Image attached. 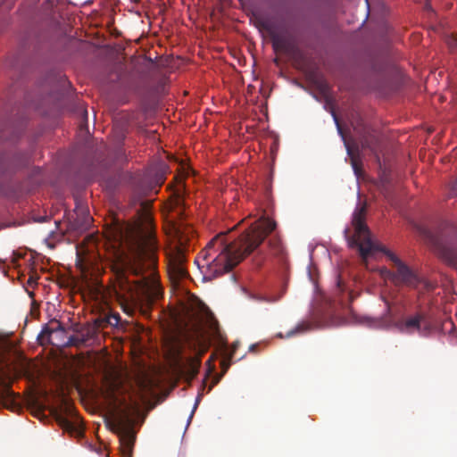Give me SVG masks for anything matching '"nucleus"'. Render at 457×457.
Here are the masks:
<instances>
[{
	"label": "nucleus",
	"instance_id": "obj_1",
	"mask_svg": "<svg viewBox=\"0 0 457 457\" xmlns=\"http://www.w3.org/2000/svg\"><path fill=\"white\" fill-rule=\"evenodd\" d=\"M157 242L154 233L138 231L129 242L128 252L115 265L112 292L124 312L141 302L162 295L157 273Z\"/></svg>",
	"mask_w": 457,
	"mask_h": 457
},
{
	"label": "nucleus",
	"instance_id": "obj_2",
	"mask_svg": "<svg viewBox=\"0 0 457 457\" xmlns=\"http://www.w3.org/2000/svg\"><path fill=\"white\" fill-rule=\"evenodd\" d=\"M276 228V222L269 218L262 217L258 221L252 224L240 237L231 243H225L223 237L220 234L212 238L203 250L195 262L198 266L203 262H207L211 257V251L215 249L220 253L209 262L206 263L207 272L211 278H218L229 272L246 256L253 253Z\"/></svg>",
	"mask_w": 457,
	"mask_h": 457
},
{
	"label": "nucleus",
	"instance_id": "obj_3",
	"mask_svg": "<svg viewBox=\"0 0 457 457\" xmlns=\"http://www.w3.org/2000/svg\"><path fill=\"white\" fill-rule=\"evenodd\" d=\"M365 207L358 208L353 217V226L354 234L349 239V245L356 247L363 262L374 255L377 252H381L394 263L396 268L395 272V284H404L410 287H416L420 280L417 275L396 256L393 252L386 249L383 245L375 242L370 237V232L364 222Z\"/></svg>",
	"mask_w": 457,
	"mask_h": 457
},
{
	"label": "nucleus",
	"instance_id": "obj_4",
	"mask_svg": "<svg viewBox=\"0 0 457 457\" xmlns=\"http://www.w3.org/2000/svg\"><path fill=\"white\" fill-rule=\"evenodd\" d=\"M386 303V313L380 318L370 320V327L388 328L395 326L402 333L413 334L414 332H418L421 336H427L429 333L431 327L429 322L426 320L424 313L418 312L395 322L391 312L390 305L388 303Z\"/></svg>",
	"mask_w": 457,
	"mask_h": 457
},
{
	"label": "nucleus",
	"instance_id": "obj_5",
	"mask_svg": "<svg viewBox=\"0 0 457 457\" xmlns=\"http://www.w3.org/2000/svg\"><path fill=\"white\" fill-rule=\"evenodd\" d=\"M127 410H120L112 419L106 420L107 427L119 436L120 451L122 457H132L136 442V433L133 430L134 420Z\"/></svg>",
	"mask_w": 457,
	"mask_h": 457
},
{
	"label": "nucleus",
	"instance_id": "obj_6",
	"mask_svg": "<svg viewBox=\"0 0 457 457\" xmlns=\"http://www.w3.org/2000/svg\"><path fill=\"white\" fill-rule=\"evenodd\" d=\"M175 236L178 245L169 256L168 271L173 279L179 280L188 276L185 266L187 262L185 248L190 237L193 236V231L190 228H183L179 225L175 228Z\"/></svg>",
	"mask_w": 457,
	"mask_h": 457
},
{
	"label": "nucleus",
	"instance_id": "obj_7",
	"mask_svg": "<svg viewBox=\"0 0 457 457\" xmlns=\"http://www.w3.org/2000/svg\"><path fill=\"white\" fill-rule=\"evenodd\" d=\"M259 26L269 34L273 49L276 52L290 53L294 49L287 30L283 26H278L275 22L264 17H256Z\"/></svg>",
	"mask_w": 457,
	"mask_h": 457
},
{
	"label": "nucleus",
	"instance_id": "obj_8",
	"mask_svg": "<svg viewBox=\"0 0 457 457\" xmlns=\"http://www.w3.org/2000/svg\"><path fill=\"white\" fill-rule=\"evenodd\" d=\"M358 141L364 150H369L372 154L378 156L379 139L375 129L371 127L360 123L353 127Z\"/></svg>",
	"mask_w": 457,
	"mask_h": 457
},
{
	"label": "nucleus",
	"instance_id": "obj_9",
	"mask_svg": "<svg viewBox=\"0 0 457 457\" xmlns=\"http://www.w3.org/2000/svg\"><path fill=\"white\" fill-rule=\"evenodd\" d=\"M431 241L437 254L457 269V246L438 236H431Z\"/></svg>",
	"mask_w": 457,
	"mask_h": 457
},
{
	"label": "nucleus",
	"instance_id": "obj_10",
	"mask_svg": "<svg viewBox=\"0 0 457 457\" xmlns=\"http://www.w3.org/2000/svg\"><path fill=\"white\" fill-rule=\"evenodd\" d=\"M334 120H335V122L337 124L338 132H339V134L342 136V137L344 139L345 145V148H346V151H347V154H348V156L350 158L351 165L353 167L354 174L356 175V177L359 178V177L361 176V173H362L361 161L360 159V146H359V144L357 142H352L351 143L350 141H347L345 138L344 135H343V131H342L341 126L339 124L338 119L337 118V116L335 114H334Z\"/></svg>",
	"mask_w": 457,
	"mask_h": 457
},
{
	"label": "nucleus",
	"instance_id": "obj_11",
	"mask_svg": "<svg viewBox=\"0 0 457 457\" xmlns=\"http://www.w3.org/2000/svg\"><path fill=\"white\" fill-rule=\"evenodd\" d=\"M90 222L91 217L86 206L82 203L77 204L75 217L72 216L70 220V228L74 230H84L88 228Z\"/></svg>",
	"mask_w": 457,
	"mask_h": 457
},
{
	"label": "nucleus",
	"instance_id": "obj_12",
	"mask_svg": "<svg viewBox=\"0 0 457 457\" xmlns=\"http://www.w3.org/2000/svg\"><path fill=\"white\" fill-rule=\"evenodd\" d=\"M100 327L101 325L98 324L97 320L94 324H87L77 329V332L79 335V340L82 345L93 344L98 337Z\"/></svg>",
	"mask_w": 457,
	"mask_h": 457
},
{
	"label": "nucleus",
	"instance_id": "obj_13",
	"mask_svg": "<svg viewBox=\"0 0 457 457\" xmlns=\"http://www.w3.org/2000/svg\"><path fill=\"white\" fill-rule=\"evenodd\" d=\"M55 327L46 326L37 337V340L41 345L47 343L54 345L53 337L62 336L65 334V328L59 321H54Z\"/></svg>",
	"mask_w": 457,
	"mask_h": 457
},
{
	"label": "nucleus",
	"instance_id": "obj_14",
	"mask_svg": "<svg viewBox=\"0 0 457 457\" xmlns=\"http://www.w3.org/2000/svg\"><path fill=\"white\" fill-rule=\"evenodd\" d=\"M202 347L199 350L198 353L195 357H190L186 363V370L188 375L192 378L195 377L198 373L200 365H201V358L207 350V346L204 344H202Z\"/></svg>",
	"mask_w": 457,
	"mask_h": 457
},
{
	"label": "nucleus",
	"instance_id": "obj_15",
	"mask_svg": "<svg viewBox=\"0 0 457 457\" xmlns=\"http://www.w3.org/2000/svg\"><path fill=\"white\" fill-rule=\"evenodd\" d=\"M56 420L59 426L71 436H79L82 435L80 427L67 417L60 414L57 416Z\"/></svg>",
	"mask_w": 457,
	"mask_h": 457
},
{
	"label": "nucleus",
	"instance_id": "obj_16",
	"mask_svg": "<svg viewBox=\"0 0 457 457\" xmlns=\"http://www.w3.org/2000/svg\"><path fill=\"white\" fill-rule=\"evenodd\" d=\"M173 208L177 214L182 216L185 210V193L184 187L180 186L172 194Z\"/></svg>",
	"mask_w": 457,
	"mask_h": 457
},
{
	"label": "nucleus",
	"instance_id": "obj_17",
	"mask_svg": "<svg viewBox=\"0 0 457 457\" xmlns=\"http://www.w3.org/2000/svg\"><path fill=\"white\" fill-rule=\"evenodd\" d=\"M269 247L271 254L276 257L284 258L285 255V247L283 246L281 240L278 237H272L269 240Z\"/></svg>",
	"mask_w": 457,
	"mask_h": 457
},
{
	"label": "nucleus",
	"instance_id": "obj_18",
	"mask_svg": "<svg viewBox=\"0 0 457 457\" xmlns=\"http://www.w3.org/2000/svg\"><path fill=\"white\" fill-rule=\"evenodd\" d=\"M6 377L7 375L5 374V372L2 369H0V382L1 385L3 386V388L0 390L1 399L12 398L14 395L13 391L11 389L10 386L7 385L5 382Z\"/></svg>",
	"mask_w": 457,
	"mask_h": 457
},
{
	"label": "nucleus",
	"instance_id": "obj_19",
	"mask_svg": "<svg viewBox=\"0 0 457 457\" xmlns=\"http://www.w3.org/2000/svg\"><path fill=\"white\" fill-rule=\"evenodd\" d=\"M238 345H239L238 342H234L232 344L230 351H228V349H225V357L221 363L222 368H223V372H226L228 370V367L230 366V364L232 362V359L235 354V352L237 349Z\"/></svg>",
	"mask_w": 457,
	"mask_h": 457
},
{
	"label": "nucleus",
	"instance_id": "obj_20",
	"mask_svg": "<svg viewBox=\"0 0 457 457\" xmlns=\"http://www.w3.org/2000/svg\"><path fill=\"white\" fill-rule=\"evenodd\" d=\"M60 345L62 346H80L82 345V343L79 340V335L76 331L75 335H72L68 337V340L66 342H63L60 344Z\"/></svg>",
	"mask_w": 457,
	"mask_h": 457
},
{
	"label": "nucleus",
	"instance_id": "obj_21",
	"mask_svg": "<svg viewBox=\"0 0 457 457\" xmlns=\"http://www.w3.org/2000/svg\"><path fill=\"white\" fill-rule=\"evenodd\" d=\"M120 315L119 314H112L106 317L105 320L98 321V324L102 326V323L105 322L111 326H117L120 322Z\"/></svg>",
	"mask_w": 457,
	"mask_h": 457
},
{
	"label": "nucleus",
	"instance_id": "obj_22",
	"mask_svg": "<svg viewBox=\"0 0 457 457\" xmlns=\"http://www.w3.org/2000/svg\"><path fill=\"white\" fill-rule=\"evenodd\" d=\"M307 328H308V327H307L306 325H304V324H300V325H298L295 328H294V329H292V330L288 331V332H287V337H292V336H294V335H295V334H297V333L304 332V331H306V330H307Z\"/></svg>",
	"mask_w": 457,
	"mask_h": 457
},
{
	"label": "nucleus",
	"instance_id": "obj_23",
	"mask_svg": "<svg viewBox=\"0 0 457 457\" xmlns=\"http://www.w3.org/2000/svg\"><path fill=\"white\" fill-rule=\"evenodd\" d=\"M381 275L386 278L391 279L393 282H395V272L391 271L390 270L386 268H383L380 270Z\"/></svg>",
	"mask_w": 457,
	"mask_h": 457
},
{
	"label": "nucleus",
	"instance_id": "obj_24",
	"mask_svg": "<svg viewBox=\"0 0 457 457\" xmlns=\"http://www.w3.org/2000/svg\"><path fill=\"white\" fill-rule=\"evenodd\" d=\"M446 43L448 45V46L452 49L453 48H457V35H452L450 36L447 40H446Z\"/></svg>",
	"mask_w": 457,
	"mask_h": 457
},
{
	"label": "nucleus",
	"instance_id": "obj_25",
	"mask_svg": "<svg viewBox=\"0 0 457 457\" xmlns=\"http://www.w3.org/2000/svg\"><path fill=\"white\" fill-rule=\"evenodd\" d=\"M109 398L110 400H112L114 403H119L120 405H125L126 404V400L125 399H122V400H120L118 398V396L113 393V392H111L109 394Z\"/></svg>",
	"mask_w": 457,
	"mask_h": 457
},
{
	"label": "nucleus",
	"instance_id": "obj_26",
	"mask_svg": "<svg viewBox=\"0 0 457 457\" xmlns=\"http://www.w3.org/2000/svg\"><path fill=\"white\" fill-rule=\"evenodd\" d=\"M213 336L218 339L220 340V342H223L225 343V338L223 337V336L221 335L220 333V330L218 327V325H215L214 328H213Z\"/></svg>",
	"mask_w": 457,
	"mask_h": 457
},
{
	"label": "nucleus",
	"instance_id": "obj_27",
	"mask_svg": "<svg viewBox=\"0 0 457 457\" xmlns=\"http://www.w3.org/2000/svg\"><path fill=\"white\" fill-rule=\"evenodd\" d=\"M150 205H151L150 202H148V201H142L140 203V208L137 211V212H147L148 209L150 208Z\"/></svg>",
	"mask_w": 457,
	"mask_h": 457
},
{
	"label": "nucleus",
	"instance_id": "obj_28",
	"mask_svg": "<svg viewBox=\"0 0 457 457\" xmlns=\"http://www.w3.org/2000/svg\"><path fill=\"white\" fill-rule=\"evenodd\" d=\"M203 397V394L202 393H199L197 397H196V400H195V406H194V409L196 408V406L198 405L199 402L201 401Z\"/></svg>",
	"mask_w": 457,
	"mask_h": 457
},
{
	"label": "nucleus",
	"instance_id": "obj_29",
	"mask_svg": "<svg viewBox=\"0 0 457 457\" xmlns=\"http://www.w3.org/2000/svg\"><path fill=\"white\" fill-rule=\"evenodd\" d=\"M280 298H281V295H278V297H275L273 299H270L268 301L270 302V303H275V302L278 301Z\"/></svg>",
	"mask_w": 457,
	"mask_h": 457
},
{
	"label": "nucleus",
	"instance_id": "obj_30",
	"mask_svg": "<svg viewBox=\"0 0 457 457\" xmlns=\"http://www.w3.org/2000/svg\"><path fill=\"white\" fill-rule=\"evenodd\" d=\"M81 112H82L83 116H85V118L87 119V111L86 109H82Z\"/></svg>",
	"mask_w": 457,
	"mask_h": 457
},
{
	"label": "nucleus",
	"instance_id": "obj_31",
	"mask_svg": "<svg viewBox=\"0 0 457 457\" xmlns=\"http://www.w3.org/2000/svg\"><path fill=\"white\" fill-rule=\"evenodd\" d=\"M218 381H219L218 379H216L215 381H213V383L210 386V387H209V390H208V391H211V390H212V386H213L214 385H216V384L218 383Z\"/></svg>",
	"mask_w": 457,
	"mask_h": 457
},
{
	"label": "nucleus",
	"instance_id": "obj_32",
	"mask_svg": "<svg viewBox=\"0 0 457 457\" xmlns=\"http://www.w3.org/2000/svg\"><path fill=\"white\" fill-rule=\"evenodd\" d=\"M163 181H164V178H163V176H161L159 185H162V183H163Z\"/></svg>",
	"mask_w": 457,
	"mask_h": 457
},
{
	"label": "nucleus",
	"instance_id": "obj_33",
	"mask_svg": "<svg viewBox=\"0 0 457 457\" xmlns=\"http://www.w3.org/2000/svg\"><path fill=\"white\" fill-rule=\"evenodd\" d=\"M256 347V345H253L250 346V350H253Z\"/></svg>",
	"mask_w": 457,
	"mask_h": 457
},
{
	"label": "nucleus",
	"instance_id": "obj_34",
	"mask_svg": "<svg viewBox=\"0 0 457 457\" xmlns=\"http://www.w3.org/2000/svg\"><path fill=\"white\" fill-rule=\"evenodd\" d=\"M54 223H55V227L57 228L60 222L55 220Z\"/></svg>",
	"mask_w": 457,
	"mask_h": 457
}]
</instances>
